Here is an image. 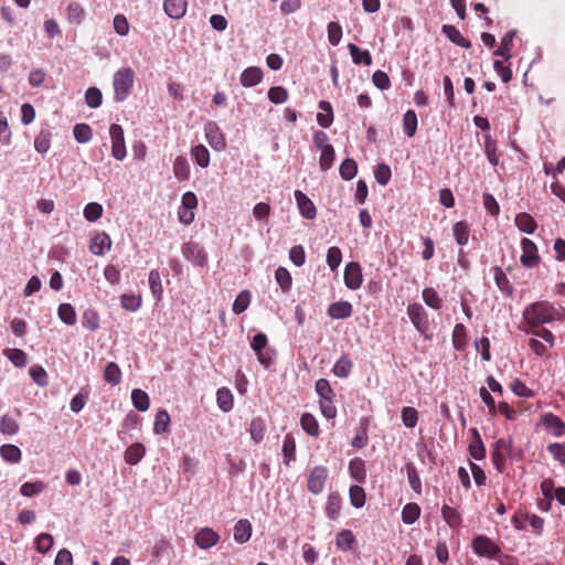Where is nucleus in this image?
Instances as JSON below:
<instances>
[{"label":"nucleus","mask_w":565,"mask_h":565,"mask_svg":"<svg viewBox=\"0 0 565 565\" xmlns=\"http://www.w3.org/2000/svg\"><path fill=\"white\" fill-rule=\"evenodd\" d=\"M216 403L223 412H230L233 406V395L226 387H221L216 392Z\"/></svg>","instance_id":"nucleus-34"},{"label":"nucleus","mask_w":565,"mask_h":565,"mask_svg":"<svg viewBox=\"0 0 565 565\" xmlns=\"http://www.w3.org/2000/svg\"><path fill=\"white\" fill-rule=\"evenodd\" d=\"M494 281L497 287L505 295L511 296L513 294V287L510 284L505 273L501 267H494Z\"/></svg>","instance_id":"nucleus-33"},{"label":"nucleus","mask_w":565,"mask_h":565,"mask_svg":"<svg viewBox=\"0 0 565 565\" xmlns=\"http://www.w3.org/2000/svg\"><path fill=\"white\" fill-rule=\"evenodd\" d=\"M109 136L111 139V156L116 160H124L127 152L122 127L118 124H111L109 127Z\"/></svg>","instance_id":"nucleus-5"},{"label":"nucleus","mask_w":565,"mask_h":565,"mask_svg":"<svg viewBox=\"0 0 565 565\" xmlns=\"http://www.w3.org/2000/svg\"><path fill=\"white\" fill-rule=\"evenodd\" d=\"M295 199L302 217L313 220L317 215V210L312 201L301 191H295Z\"/></svg>","instance_id":"nucleus-12"},{"label":"nucleus","mask_w":565,"mask_h":565,"mask_svg":"<svg viewBox=\"0 0 565 565\" xmlns=\"http://www.w3.org/2000/svg\"><path fill=\"white\" fill-rule=\"evenodd\" d=\"M302 429L310 436L317 437L319 435V425L317 419L310 413L302 414L300 418Z\"/></svg>","instance_id":"nucleus-40"},{"label":"nucleus","mask_w":565,"mask_h":565,"mask_svg":"<svg viewBox=\"0 0 565 565\" xmlns=\"http://www.w3.org/2000/svg\"><path fill=\"white\" fill-rule=\"evenodd\" d=\"M170 424V416L166 409H160L156 414L153 431L157 435H161L167 431Z\"/></svg>","instance_id":"nucleus-47"},{"label":"nucleus","mask_w":565,"mask_h":565,"mask_svg":"<svg viewBox=\"0 0 565 565\" xmlns=\"http://www.w3.org/2000/svg\"><path fill=\"white\" fill-rule=\"evenodd\" d=\"M74 138L79 143H87L93 138V130L87 124H76L73 129Z\"/></svg>","instance_id":"nucleus-43"},{"label":"nucleus","mask_w":565,"mask_h":565,"mask_svg":"<svg viewBox=\"0 0 565 565\" xmlns=\"http://www.w3.org/2000/svg\"><path fill=\"white\" fill-rule=\"evenodd\" d=\"M186 8V0H164L163 2L164 12L168 14V17L175 20L184 17Z\"/></svg>","instance_id":"nucleus-16"},{"label":"nucleus","mask_w":565,"mask_h":565,"mask_svg":"<svg viewBox=\"0 0 565 565\" xmlns=\"http://www.w3.org/2000/svg\"><path fill=\"white\" fill-rule=\"evenodd\" d=\"M111 248V239L105 232L97 233L90 241L89 249L94 255L102 256Z\"/></svg>","instance_id":"nucleus-15"},{"label":"nucleus","mask_w":565,"mask_h":565,"mask_svg":"<svg viewBox=\"0 0 565 565\" xmlns=\"http://www.w3.org/2000/svg\"><path fill=\"white\" fill-rule=\"evenodd\" d=\"M471 547L480 557L492 558L501 553L499 545L486 535H477L472 540Z\"/></svg>","instance_id":"nucleus-4"},{"label":"nucleus","mask_w":565,"mask_h":565,"mask_svg":"<svg viewBox=\"0 0 565 565\" xmlns=\"http://www.w3.org/2000/svg\"><path fill=\"white\" fill-rule=\"evenodd\" d=\"M104 380L111 385H117L121 381V371L115 362H109L104 371Z\"/></svg>","instance_id":"nucleus-45"},{"label":"nucleus","mask_w":565,"mask_h":565,"mask_svg":"<svg viewBox=\"0 0 565 565\" xmlns=\"http://www.w3.org/2000/svg\"><path fill=\"white\" fill-rule=\"evenodd\" d=\"M319 109L321 111L317 114L318 125L321 126L322 128L330 127L333 121V111L331 104L327 100H321L319 103Z\"/></svg>","instance_id":"nucleus-24"},{"label":"nucleus","mask_w":565,"mask_h":565,"mask_svg":"<svg viewBox=\"0 0 565 565\" xmlns=\"http://www.w3.org/2000/svg\"><path fill=\"white\" fill-rule=\"evenodd\" d=\"M316 392L326 402H332L334 397L333 390L326 379H320L316 382Z\"/></svg>","instance_id":"nucleus-55"},{"label":"nucleus","mask_w":565,"mask_h":565,"mask_svg":"<svg viewBox=\"0 0 565 565\" xmlns=\"http://www.w3.org/2000/svg\"><path fill=\"white\" fill-rule=\"evenodd\" d=\"M250 438L256 443H260L265 436V422L260 417H255L249 424Z\"/></svg>","instance_id":"nucleus-38"},{"label":"nucleus","mask_w":565,"mask_h":565,"mask_svg":"<svg viewBox=\"0 0 565 565\" xmlns=\"http://www.w3.org/2000/svg\"><path fill=\"white\" fill-rule=\"evenodd\" d=\"M342 262L341 249L337 246H332L327 253V264L332 271H335Z\"/></svg>","instance_id":"nucleus-64"},{"label":"nucleus","mask_w":565,"mask_h":565,"mask_svg":"<svg viewBox=\"0 0 565 565\" xmlns=\"http://www.w3.org/2000/svg\"><path fill=\"white\" fill-rule=\"evenodd\" d=\"M452 345L458 351H463L467 347V329L462 323L454 327Z\"/></svg>","instance_id":"nucleus-31"},{"label":"nucleus","mask_w":565,"mask_h":565,"mask_svg":"<svg viewBox=\"0 0 565 565\" xmlns=\"http://www.w3.org/2000/svg\"><path fill=\"white\" fill-rule=\"evenodd\" d=\"M263 78V72L258 67H248L241 75V84L245 87L257 85Z\"/></svg>","instance_id":"nucleus-26"},{"label":"nucleus","mask_w":565,"mask_h":565,"mask_svg":"<svg viewBox=\"0 0 565 565\" xmlns=\"http://www.w3.org/2000/svg\"><path fill=\"white\" fill-rule=\"evenodd\" d=\"M407 315L416 328V330L424 334L429 329V320L428 315L424 307L420 303L414 302L408 305L407 307Z\"/></svg>","instance_id":"nucleus-6"},{"label":"nucleus","mask_w":565,"mask_h":565,"mask_svg":"<svg viewBox=\"0 0 565 565\" xmlns=\"http://www.w3.org/2000/svg\"><path fill=\"white\" fill-rule=\"evenodd\" d=\"M403 130L407 137H413L417 130V116L414 110H407L403 116Z\"/></svg>","instance_id":"nucleus-46"},{"label":"nucleus","mask_w":565,"mask_h":565,"mask_svg":"<svg viewBox=\"0 0 565 565\" xmlns=\"http://www.w3.org/2000/svg\"><path fill=\"white\" fill-rule=\"evenodd\" d=\"M353 363L349 355H342L333 365L332 372L337 377L345 379L350 375Z\"/></svg>","instance_id":"nucleus-28"},{"label":"nucleus","mask_w":565,"mask_h":565,"mask_svg":"<svg viewBox=\"0 0 565 565\" xmlns=\"http://www.w3.org/2000/svg\"><path fill=\"white\" fill-rule=\"evenodd\" d=\"M252 536V524L246 519L238 520L233 529L234 541L238 544H244L249 541Z\"/></svg>","instance_id":"nucleus-17"},{"label":"nucleus","mask_w":565,"mask_h":565,"mask_svg":"<svg viewBox=\"0 0 565 565\" xmlns=\"http://www.w3.org/2000/svg\"><path fill=\"white\" fill-rule=\"evenodd\" d=\"M131 402L134 407L139 412H146L150 406L148 394L140 388L132 390Z\"/></svg>","instance_id":"nucleus-32"},{"label":"nucleus","mask_w":565,"mask_h":565,"mask_svg":"<svg viewBox=\"0 0 565 565\" xmlns=\"http://www.w3.org/2000/svg\"><path fill=\"white\" fill-rule=\"evenodd\" d=\"M218 541L220 535L213 529L207 526L202 527L194 535L195 544L202 550L211 548L212 546L216 545Z\"/></svg>","instance_id":"nucleus-11"},{"label":"nucleus","mask_w":565,"mask_h":565,"mask_svg":"<svg viewBox=\"0 0 565 565\" xmlns=\"http://www.w3.org/2000/svg\"><path fill=\"white\" fill-rule=\"evenodd\" d=\"M522 255L520 257V262L524 267L532 268L535 267L540 263V256L537 253V247L529 238H522L521 241Z\"/></svg>","instance_id":"nucleus-7"},{"label":"nucleus","mask_w":565,"mask_h":565,"mask_svg":"<svg viewBox=\"0 0 565 565\" xmlns=\"http://www.w3.org/2000/svg\"><path fill=\"white\" fill-rule=\"evenodd\" d=\"M422 297L424 302L431 309L438 310L443 306L441 298L439 297L437 291L431 287L425 288L422 292Z\"/></svg>","instance_id":"nucleus-39"},{"label":"nucleus","mask_w":565,"mask_h":565,"mask_svg":"<svg viewBox=\"0 0 565 565\" xmlns=\"http://www.w3.org/2000/svg\"><path fill=\"white\" fill-rule=\"evenodd\" d=\"M391 168L386 163H379L374 169V177L379 184L386 185L391 180Z\"/></svg>","instance_id":"nucleus-61"},{"label":"nucleus","mask_w":565,"mask_h":565,"mask_svg":"<svg viewBox=\"0 0 565 565\" xmlns=\"http://www.w3.org/2000/svg\"><path fill=\"white\" fill-rule=\"evenodd\" d=\"M173 174L180 182L188 181L190 179V164L188 159L183 156H178L173 161Z\"/></svg>","instance_id":"nucleus-20"},{"label":"nucleus","mask_w":565,"mask_h":565,"mask_svg":"<svg viewBox=\"0 0 565 565\" xmlns=\"http://www.w3.org/2000/svg\"><path fill=\"white\" fill-rule=\"evenodd\" d=\"M284 462L288 466L296 458V441L295 438L287 434L282 443Z\"/></svg>","instance_id":"nucleus-36"},{"label":"nucleus","mask_w":565,"mask_h":565,"mask_svg":"<svg viewBox=\"0 0 565 565\" xmlns=\"http://www.w3.org/2000/svg\"><path fill=\"white\" fill-rule=\"evenodd\" d=\"M328 315L332 319H345L352 315V305L349 301H337L329 306Z\"/></svg>","instance_id":"nucleus-19"},{"label":"nucleus","mask_w":565,"mask_h":565,"mask_svg":"<svg viewBox=\"0 0 565 565\" xmlns=\"http://www.w3.org/2000/svg\"><path fill=\"white\" fill-rule=\"evenodd\" d=\"M84 217L88 222H95L103 215V206L97 202H90L84 207Z\"/></svg>","instance_id":"nucleus-62"},{"label":"nucleus","mask_w":565,"mask_h":565,"mask_svg":"<svg viewBox=\"0 0 565 565\" xmlns=\"http://www.w3.org/2000/svg\"><path fill=\"white\" fill-rule=\"evenodd\" d=\"M267 337L263 332H258L253 337L250 347L257 355L258 362L266 369L270 367L275 360V350L267 347Z\"/></svg>","instance_id":"nucleus-3"},{"label":"nucleus","mask_w":565,"mask_h":565,"mask_svg":"<svg viewBox=\"0 0 565 565\" xmlns=\"http://www.w3.org/2000/svg\"><path fill=\"white\" fill-rule=\"evenodd\" d=\"M542 425L545 429L555 437H561L565 433L564 422L552 413H546L541 418Z\"/></svg>","instance_id":"nucleus-14"},{"label":"nucleus","mask_w":565,"mask_h":565,"mask_svg":"<svg viewBox=\"0 0 565 565\" xmlns=\"http://www.w3.org/2000/svg\"><path fill=\"white\" fill-rule=\"evenodd\" d=\"M402 422L407 428H414L418 422V412L411 406L402 408Z\"/></svg>","instance_id":"nucleus-59"},{"label":"nucleus","mask_w":565,"mask_h":565,"mask_svg":"<svg viewBox=\"0 0 565 565\" xmlns=\"http://www.w3.org/2000/svg\"><path fill=\"white\" fill-rule=\"evenodd\" d=\"M170 551H172L170 542L167 539L161 537L158 541H156L152 550V555L156 559L159 561L162 557L167 556L170 553Z\"/></svg>","instance_id":"nucleus-58"},{"label":"nucleus","mask_w":565,"mask_h":565,"mask_svg":"<svg viewBox=\"0 0 565 565\" xmlns=\"http://www.w3.org/2000/svg\"><path fill=\"white\" fill-rule=\"evenodd\" d=\"M204 131H205V138H206L209 145L214 150L220 151V150L224 149L225 140L215 122L210 121L209 124H206Z\"/></svg>","instance_id":"nucleus-13"},{"label":"nucleus","mask_w":565,"mask_h":565,"mask_svg":"<svg viewBox=\"0 0 565 565\" xmlns=\"http://www.w3.org/2000/svg\"><path fill=\"white\" fill-rule=\"evenodd\" d=\"M441 518L451 529H458L462 523L461 514L457 511V509L448 504L443 505Z\"/></svg>","instance_id":"nucleus-22"},{"label":"nucleus","mask_w":565,"mask_h":565,"mask_svg":"<svg viewBox=\"0 0 565 565\" xmlns=\"http://www.w3.org/2000/svg\"><path fill=\"white\" fill-rule=\"evenodd\" d=\"M354 543V535L350 530H342L337 534L335 545L342 551H350Z\"/></svg>","instance_id":"nucleus-49"},{"label":"nucleus","mask_w":565,"mask_h":565,"mask_svg":"<svg viewBox=\"0 0 565 565\" xmlns=\"http://www.w3.org/2000/svg\"><path fill=\"white\" fill-rule=\"evenodd\" d=\"M524 320L532 327L561 320L559 311L547 301H536L525 307L523 311Z\"/></svg>","instance_id":"nucleus-1"},{"label":"nucleus","mask_w":565,"mask_h":565,"mask_svg":"<svg viewBox=\"0 0 565 565\" xmlns=\"http://www.w3.org/2000/svg\"><path fill=\"white\" fill-rule=\"evenodd\" d=\"M250 298H252V296L248 290L241 291L238 294V296L236 297V299L234 300L233 312L236 315H239L243 311H245L250 303Z\"/></svg>","instance_id":"nucleus-57"},{"label":"nucleus","mask_w":565,"mask_h":565,"mask_svg":"<svg viewBox=\"0 0 565 565\" xmlns=\"http://www.w3.org/2000/svg\"><path fill=\"white\" fill-rule=\"evenodd\" d=\"M341 510V498L337 493H330L327 501L326 513L331 520H334Z\"/></svg>","instance_id":"nucleus-48"},{"label":"nucleus","mask_w":565,"mask_h":565,"mask_svg":"<svg viewBox=\"0 0 565 565\" xmlns=\"http://www.w3.org/2000/svg\"><path fill=\"white\" fill-rule=\"evenodd\" d=\"M135 73L130 67H122L114 74V98L120 103L128 98L134 86Z\"/></svg>","instance_id":"nucleus-2"},{"label":"nucleus","mask_w":565,"mask_h":565,"mask_svg":"<svg viewBox=\"0 0 565 565\" xmlns=\"http://www.w3.org/2000/svg\"><path fill=\"white\" fill-rule=\"evenodd\" d=\"M183 256L198 266H205L207 263L206 253L199 244L194 242H188L182 247Z\"/></svg>","instance_id":"nucleus-10"},{"label":"nucleus","mask_w":565,"mask_h":565,"mask_svg":"<svg viewBox=\"0 0 565 565\" xmlns=\"http://www.w3.org/2000/svg\"><path fill=\"white\" fill-rule=\"evenodd\" d=\"M145 454H146L145 446L140 443H135L126 449L124 458L128 465L134 466V465H137L138 462H140V460L143 458Z\"/></svg>","instance_id":"nucleus-23"},{"label":"nucleus","mask_w":565,"mask_h":565,"mask_svg":"<svg viewBox=\"0 0 565 565\" xmlns=\"http://www.w3.org/2000/svg\"><path fill=\"white\" fill-rule=\"evenodd\" d=\"M515 35V30L508 31L501 39L500 46L494 51L493 54L505 60H510L512 57L511 47Z\"/></svg>","instance_id":"nucleus-21"},{"label":"nucleus","mask_w":565,"mask_h":565,"mask_svg":"<svg viewBox=\"0 0 565 565\" xmlns=\"http://www.w3.org/2000/svg\"><path fill=\"white\" fill-rule=\"evenodd\" d=\"M349 494H350L351 504L354 508L359 509V508H362L364 505V503H365V492H364L362 487H360V486H351Z\"/></svg>","instance_id":"nucleus-63"},{"label":"nucleus","mask_w":565,"mask_h":565,"mask_svg":"<svg viewBox=\"0 0 565 565\" xmlns=\"http://www.w3.org/2000/svg\"><path fill=\"white\" fill-rule=\"evenodd\" d=\"M454 237L457 244L463 246L468 243L469 239V228L466 222H457L452 226Z\"/></svg>","instance_id":"nucleus-50"},{"label":"nucleus","mask_w":565,"mask_h":565,"mask_svg":"<svg viewBox=\"0 0 565 565\" xmlns=\"http://www.w3.org/2000/svg\"><path fill=\"white\" fill-rule=\"evenodd\" d=\"M51 147V134L49 131H40L34 139V148L40 153H46Z\"/></svg>","instance_id":"nucleus-60"},{"label":"nucleus","mask_w":565,"mask_h":565,"mask_svg":"<svg viewBox=\"0 0 565 565\" xmlns=\"http://www.w3.org/2000/svg\"><path fill=\"white\" fill-rule=\"evenodd\" d=\"M3 354L11 361L17 367H23L26 365L28 356L21 349H6Z\"/></svg>","instance_id":"nucleus-44"},{"label":"nucleus","mask_w":565,"mask_h":565,"mask_svg":"<svg viewBox=\"0 0 565 565\" xmlns=\"http://www.w3.org/2000/svg\"><path fill=\"white\" fill-rule=\"evenodd\" d=\"M191 156L201 168L210 164V152L203 145H196L191 149Z\"/></svg>","instance_id":"nucleus-42"},{"label":"nucleus","mask_w":565,"mask_h":565,"mask_svg":"<svg viewBox=\"0 0 565 565\" xmlns=\"http://www.w3.org/2000/svg\"><path fill=\"white\" fill-rule=\"evenodd\" d=\"M85 103L89 108H98L103 103V94L97 87H89L85 92Z\"/></svg>","instance_id":"nucleus-54"},{"label":"nucleus","mask_w":565,"mask_h":565,"mask_svg":"<svg viewBox=\"0 0 565 565\" xmlns=\"http://www.w3.org/2000/svg\"><path fill=\"white\" fill-rule=\"evenodd\" d=\"M19 431V424L18 422L9 416L3 415L0 418V433L4 435H15Z\"/></svg>","instance_id":"nucleus-56"},{"label":"nucleus","mask_w":565,"mask_h":565,"mask_svg":"<svg viewBox=\"0 0 565 565\" xmlns=\"http://www.w3.org/2000/svg\"><path fill=\"white\" fill-rule=\"evenodd\" d=\"M348 49L354 64H364L366 66L372 64V56L367 50H361L353 43H349Z\"/></svg>","instance_id":"nucleus-27"},{"label":"nucleus","mask_w":565,"mask_h":565,"mask_svg":"<svg viewBox=\"0 0 565 565\" xmlns=\"http://www.w3.org/2000/svg\"><path fill=\"white\" fill-rule=\"evenodd\" d=\"M340 175L343 180H352L358 172V164L354 159L348 158L343 160L339 169Z\"/></svg>","instance_id":"nucleus-52"},{"label":"nucleus","mask_w":565,"mask_h":565,"mask_svg":"<svg viewBox=\"0 0 565 565\" xmlns=\"http://www.w3.org/2000/svg\"><path fill=\"white\" fill-rule=\"evenodd\" d=\"M58 318L67 326L76 323V312L71 303H62L57 309Z\"/></svg>","instance_id":"nucleus-41"},{"label":"nucleus","mask_w":565,"mask_h":565,"mask_svg":"<svg viewBox=\"0 0 565 565\" xmlns=\"http://www.w3.org/2000/svg\"><path fill=\"white\" fill-rule=\"evenodd\" d=\"M515 225L521 232L526 234H533L537 226L533 216L525 212L516 214Z\"/></svg>","instance_id":"nucleus-25"},{"label":"nucleus","mask_w":565,"mask_h":565,"mask_svg":"<svg viewBox=\"0 0 565 565\" xmlns=\"http://www.w3.org/2000/svg\"><path fill=\"white\" fill-rule=\"evenodd\" d=\"M45 488H46V484L43 481L24 482L20 487V493L23 497L32 498V497L41 493Z\"/></svg>","instance_id":"nucleus-51"},{"label":"nucleus","mask_w":565,"mask_h":565,"mask_svg":"<svg viewBox=\"0 0 565 565\" xmlns=\"http://www.w3.org/2000/svg\"><path fill=\"white\" fill-rule=\"evenodd\" d=\"M328 478V470L326 467H315L308 477V490L313 494L322 492Z\"/></svg>","instance_id":"nucleus-9"},{"label":"nucleus","mask_w":565,"mask_h":565,"mask_svg":"<svg viewBox=\"0 0 565 565\" xmlns=\"http://www.w3.org/2000/svg\"><path fill=\"white\" fill-rule=\"evenodd\" d=\"M406 472H407V479L409 482L411 488L416 492L417 494L422 493V481L419 473L416 469V467L413 463L406 465Z\"/></svg>","instance_id":"nucleus-53"},{"label":"nucleus","mask_w":565,"mask_h":565,"mask_svg":"<svg viewBox=\"0 0 565 565\" xmlns=\"http://www.w3.org/2000/svg\"><path fill=\"white\" fill-rule=\"evenodd\" d=\"M420 516V508L417 503L409 502L404 505L402 510L403 523L411 525L414 524Z\"/></svg>","instance_id":"nucleus-30"},{"label":"nucleus","mask_w":565,"mask_h":565,"mask_svg":"<svg viewBox=\"0 0 565 565\" xmlns=\"http://www.w3.org/2000/svg\"><path fill=\"white\" fill-rule=\"evenodd\" d=\"M0 456L10 463H17L21 459V450L15 445L7 444L1 446Z\"/></svg>","instance_id":"nucleus-37"},{"label":"nucleus","mask_w":565,"mask_h":565,"mask_svg":"<svg viewBox=\"0 0 565 565\" xmlns=\"http://www.w3.org/2000/svg\"><path fill=\"white\" fill-rule=\"evenodd\" d=\"M148 281H149V287H150V290H151V294L153 295V297L157 300H161L162 294H163V288H162L160 273L157 269L150 270Z\"/></svg>","instance_id":"nucleus-35"},{"label":"nucleus","mask_w":565,"mask_h":565,"mask_svg":"<svg viewBox=\"0 0 565 565\" xmlns=\"http://www.w3.org/2000/svg\"><path fill=\"white\" fill-rule=\"evenodd\" d=\"M350 476L358 482H364L366 479V471L364 461L361 458H354L349 462Z\"/></svg>","instance_id":"nucleus-29"},{"label":"nucleus","mask_w":565,"mask_h":565,"mask_svg":"<svg viewBox=\"0 0 565 565\" xmlns=\"http://www.w3.org/2000/svg\"><path fill=\"white\" fill-rule=\"evenodd\" d=\"M363 282V275L361 265L356 262H350L344 268V285L351 289L356 290Z\"/></svg>","instance_id":"nucleus-8"},{"label":"nucleus","mask_w":565,"mask_h":565,"mask_svg":"<svg viewBox=\"0 0 565 565\" xmlns=\"http://www.w3.org/2000/svg\"><path fill=\"white\" fill-rule=\"evenodd\" d=\"M441 32L449 39V41L460 47L469 49L471 46V42L463 38L460 31L454 25H443Z\"/></svg>","instance_id":"nucleus-18"}]
</instances>
